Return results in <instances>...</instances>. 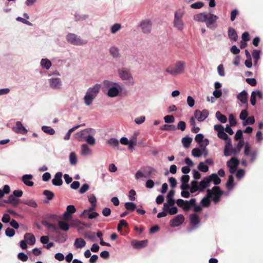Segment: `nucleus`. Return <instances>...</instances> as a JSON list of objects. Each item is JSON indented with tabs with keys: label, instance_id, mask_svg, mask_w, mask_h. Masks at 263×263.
I'll use <instances>...</instances> for the list:
<instances>
[{
	"label": "nucleus",
	"instance_id": "nucleus-1",
	"mask_svg": "<svg viewBox=\"0 0 263 263\" xmlns=\"http://www.w3.org/2000/svg\"><path fill=\"white\" fill-rule=\"evenodd\" d=\"M180 188L182 190H190L191 193H194L197 191L201 192L209 186L211 182H191L190 185L188 182H182Z\"/></svg>",
	"mask_w": 263,
	"mask_h": 263
},
{
	"label": "nucleus",
	"instance_id": "nucleus-2",
	"mask_svg": "<svg viewBox=\"0 0 263 263\" xmlns=\"http://www.w3.org/2000/svg\"><path fill=\"white\" fill-rule=\"evenodd\" d=\"M104 86L108 88L107 96L109 97H115L120 95L123 90V87L118 83L112 82L107 80L103 82Z\"/></svg>",
	"mask_w": 263,
	"mask_h": 263
},
{
	"label": "nucleus",
	"instance_id": "nucleus-3",
	"mask_svg": "<svg viewBox=\"0 0 263 263\" xmlns=\"http://www.w3.org/2000/svg\"><path fill=\"white\" fill-rule=\"evenodd\" d=\"M101 88L100 84H96L93 87H89L84 97V102L87 106L91 104L94 99L97 97Z\"/></svg>",
	"mask_w": 263,
	"mask_h": 263
},
{
	"label": "nucleus",
	"instance_id": "nucleus-4",
	"mask_svg": "<svg viewBox=\"0 0 263 263\" xmlns=\"http://www.w3.org/2000/svg\"><path fill=\"white\" fill-rule=\"evenodd\" d=\"M66 40L68 43L76 46L85 45L87 43V40H82L80 36L72 33H68L66 35Z\"/></svg>",
	"mask_w": 263,
	"mask_h": 263
},
{
	"label": "nucleus",
	"instance_id": "nucleus-5",
	"mask_svg": "<svg viewBox=\"0 0 263 263\" xmlns=\"http://www.w3.org/2000/svg\"><path fill=\"white\" fill-rule=\"evenodd\" d=\"M223 194V192L217 186L213 187L212 190L208 189L207 190V194L209 197L212 198L214 202L216 204L219 202L221 196Z\"/></svg>",
	"mask_w": 263,
	"mask_h": 263
},
{
	"label": "nucleus",
	"instance_id": "nucleus-6",
	"mask_svg": "<svg viewBox=\"0 0 263 263\" xmlns=\"http://www.w3.org/2000/svg\"><path fill=\"white\" fill-rule=\"evenodd\" d=\"M185 66V63L184 62L179 61L176 62L175 67L171 69L170 68H167L166 69V72L172 75H177L184 71Z\"/></svg>",
	"mask_w": 263,
	"mask_h": 263
},
{
	"label": "nucleus",
	"instance_id": "nucleus-7",
	"mask_svg": "<svg viewBox=\"0 0 263 263\" xmlns=\"http://www.w3.org/2000/svg\"><path fill=\"white\" fill-rule=\"evenodd\" d=\"M176 202L177 205L182 208L184 211H188L193 206L195 205L196 200L195 198H192L189 201L178 199Z\"/></svg>",
	"mask_w": 263,
	"mask_h": 263
},
{
	"label": "nucleus",
	"instance_id": "nucleus-8",
	"mask_svg": "<svg viewBox=\"0 0 263 263\" xmlns=\"http://www.w3.org/2000/svg\"><path fill=\"white\" fill-rule=\"evenodd\" d=\"M239 159L236 157H232L229 161L227 162V165L229 169V172L231 174H235L236 171V168L239 164Z\"/></svg>",
	"mask_w": 263,
	"mask_h": 263
},
{
	"label": "nucleus",
	"instance_id": "nucleus-9",
	"mask_svg": "<svg viewBox=\"0 0 263 263\" xmlns=\"http://www.w3.org/2000/svg\"><path fill=\"white\" fill-rule=\"evenodd\" d=\"M119 76L123 81L133 80V77L130 73L129 69L127 68L122 67L118 70Z\"/></svg>",
	"mask_w": 263,
	"mask_h": 263
},
{
	"label": "nucleus",
	"instance_id": "nucleus-10",
	"mask_svg": "<svg viewBox=\"0 0 263 263\" xmlns=\"http://www.w3.org/2000/svg\"><path fill=\"white\" fill-rule=\"evenodd\" d=\"M144 171L145 177L149 178V179H147L146 181H153L152 178L154 179L159 175V173L156 169L150 166L144 167Z\"/></svg>",
	"mask_w": 263,
	"mask_h": 263
},
{
	"label": "nucleus",
	"instance_id": "nucleus-11",
	"mask_svg": "<svg viewBox=\"0 0 263 263\" xmlns=\"http://www.w3.org/2000/svg\"><path fill=\"white\" fill-rule=\"evenodd\" d=\"M209 111L208 109H204L202 111L196 110L194 111V116L200 122L204 121L209 116Z\"/></svg>",
	"mask_w": 263,
	"mask_h": 263
},
{
	"label": "nucleus",
	"instance_id": "nucleus-12",
	"mask_svg": "<svg viewBox=\"0 0 263 263\" xmlns=\"http://www.w3.org/2000/svg\"><path fill=\"white\" fill-rule=\"evenodd\" d=\"M50 87L54 90H59L62 86L61 80L59 78H51L48 79Z\"/></svg>",
	"mask_w": 263,
	"mask_h": 263
},
{
	"label": "nucleus",
	"instance_id": "nucleus-13",
	"mask_svg": "<svg viewBox=\"0 0 263 263\" xmlns=\"http://www.w3.org/2000/svg\"><path fill=\"white\" fill-rule=\"evenodd\" d=\"M184 221V217L182 214H179L172 219L170 224L172 227H176L181 225Z\"/></svg>",
	"mask_w": 263,
	"mask_h": 263
},
{
	"label": "nucleus",
	"instance_id": "nucleus-14",
	"mask_svg": "<svg viewBox=\"0 0 263 263\" xmlns=\"http://www.w3.org/2000/svg\"><path fill=\"white\" fill-rule=\"evenodd\" d=\"M236 97L237 99L241 102V103L246 104V108L248 109L249 104L248 103V93L247 91L246 90H243L237 95Z\"/></svg>",
	"mask_w": 263,
	"mask_h": 263
},
{
	"label": "nucleus",
	"instance_id": "nucleus-15",
	"mask_svg": "<svg viewBox=\"0 0 263 263\" xmlns=\"http://www.w3.org/2000/svg\"><path fill=\"white\" fill-rule=\"evenodd\" d=\"M12 130L16 133L22 135L26 134L28 132L27 129L24 126L20 121H17L16 122V126L13 127Z\"/></svg>",
	"mask_w": 263,
	"mask_h": 263
},
{
	"label": "nucleus",
	"instance_id": "nucleus-16",
	"mask_svg": "<svg viewBox=\"0 0 263 263\" xmlns=\"http://www.w3.org/2000/svg\"><path fill=\"white\" fill-rule=\"evenodd\" d=\"M139 26L141 28L144 33H149L151 31V24L150 21L145 20L140 22Z\"/></svg>",
	"mask_w": 263,
	"mask_h": 263
},
{
	"label": "nucleus",
	"instance_id": "nucleus-17",
	"mask_svg": "<svg viewBox=\"0 0 263 263\" xmlns=\"http://www.w3.org/2000/svg\"><path fill=\"white\" fill-rule=\"evenodd\" d=\"M233 154V146L231 141H226L223 149V154L225 156L228 157Z\"/></svg>",
	"mask_w": 263,
	"mask_h": 263
},
{
	"label": "nucleus",
	"instance_id": "nucleus-18",
	"mask_svg": "<svg viewBox=\"0 0 263 263\" xmlns=\"http://www.w3.org/2000/svg\"><path fill=\"white\" fill-rule=\"evenodd\" d=\"M95 130L93 128H87L82 130L79 132H77L74 134V138L77 139H84L85 135L88 133H94Z\"/></svg>",
	"mask_w": 263,
	"mask_h": 263
},
{
	"label": "nucleus",
	"instance_id": "nucleus-19",
	"mask_svg": "<svg viewBox=\"0 0 263 263\" xmlns=\"http://www.w3.org/2000/svg\"><path fill=\"white\" fill-rule=\"evenodd\" d=\"M228 35L232 41L236 42L237 41L238 35L237 32L233 27H230L228 28Z\"/></svg>",
	"mask_w": 263,
	"mask_h": 263
},
{
	"label": "nucleus",
	"instance_id": "nucleus-20",
	"mask_svg": "<svg viewBox=\"0 0 263 263\" xmlns=\"http://www.w3.org/2000/svg\"><path fill=\"white\" fill-rule=\"evenodd\" d=\"M218 18V17L217 15L209 13L208 15V20L205 22L207 27H211V25L214 24Z\"/></svg>",
	"mask_w": 263,
	"mask_h": 263
},
{
	"label": "nucleus",
	"instance_id": "nucleus-21",
	"mask_svg": "<svg viewBox=\"0 0 263 263\" xmlns=\"http://www.w3.org/2000/svg\"><path fill=\"white\" fill-rule=\"evenodd\" d=\"M204 142L205 144H200L199 146L200 147L201 155H203V156L205 157L208 155V151L206 148V146L209 144V140L208 139L205 138Z\"/></svg>",
	"mask_w": 263,
	"mask_h": 263
},
{
	"label": "nucleus",
	"instance_id": "nucleus-22",
	"mask_svg": "<svg viewBox=\"0 0 263 263\" xmlns=\"http://www.w3.org/2000/svg\"><path fill=\"white\" fill-rule=\"evenodd\" d=\"M25 240L26 241L29 245L33 246L35 242V236L31 233H26L24 235Z\"/></svg>",
	"mask_w": 263,
	"mask_h": 263
},
{
	"label": "nucleus",
	"instance_id": "nucleus-23",
	"mask_svg": "<svg viewBox=\"0 0 263 263\" xmlns=\"http://www.w3.org/2000/svg\"><path fill=\"white\" fill-rule=\"evenodd\" d=\"M208 15L206 13L202 12L194 15V19L200 22H205L208 20Z\"/></svg>",
	"mask_w": 263,
	"mask_h": 263
},
{
	"label": "nucleus",
	"instance_id": "nucleus-24",
	"mask_svg": "<svg viewBox=\"0 0 263 263\" xmlns=\"http://www.w3.org/2000/svg\"><path fill=\"white\" fill-rule=\"evenodd\" d=\"M7 203H10L14 207L18 205L20 202H21L20 199L16 198L13 195H10L8 198V200L5 201Z\"/></svg>",
	"mask_w": 263,
	"mask_h": 263
},
{
	"label": "nucleus",
	"instance_id": "nucleus-25",
	"mask_svg": "<svg viewBox=\"0 0 263 263\" xmlns=\"http://www.w3.org/2000/svg\"><path fill=\"white\" fill-rule=\"evenodd\" d=\"M110 54L114 58H119L121 57V54L119 52V49L116 46H111L109 49Z\"/></svg>",
	"mask_w": 263,
	"mask_h": 263
},
{
	"label": "nucleus",
	"instance_id": "nucleus-26",
	"mask_svg": "<svg viewBox=\"0 0 263 263\" xmlns=\"http://www.w3.org/2000/svg\"><path fill=\"white\" fill-rule=\"evenodd\" d=\"M92 153L91 149L89 147L86 143H84L81 145V154L83 156H87Z\"/></svg>",
	"mask_w": 263,
	"mask_h": 263
},
{
	"label": "nucleus",
	"instance_id": "nucleus-27",
	"mask_svg": "<svg viewBox=\"0 0 263 263\" xmlns=\"http://www.w3.org/2000/svg\"><path fill=\"white\" fill-rule=\"evenodd\" d=\"M192 141L193 138L188 135L182 138L181 140L182 143L185 148H188L190 146Z\"/></svg>",
	"mask_w": 263,
	"mask_h": 263
},
{
	"label": "nucleus",
	"instance_id": "nucleus-28",
	"mask_svg": "<svg viewBox=\"0 0 263 263\" xmlns=\"http://www.w3.org/2000/svg\"><path fill=\"white\" fill-rule=\"evenodd\" d=\"M200 181H221L216 173H213L211 175L204 177Z\"/></svg>",
	"mask_w": 263,
	"mask_h": 263
},
{
	"label": "nucleus",
	"instance_id": "nucleus-29",
	"mask_svg": "<svg viewBox=\"0 0 263 263\" xmlns=\"http://www.w3.org/2000/svg\"><path fill=\"white\" fill-rule=\"evenodd\" d=\"M217 136L221 139L225 140V143L226 141H231V139L228 134L224 131V128L222 129L221 130L218 131L217 133Z\"/></svg>",
	"mask_w": 263,
	"mask_h": 263
},
{
	"label": "nucleus",
	"instance_id": "nucleus-30",
	"mask_svg": "<svg viewBox=\"0 0 263 263\" xmlns=\"http://www.w3.org/2000/svg\"><path fill=\"white\" fill-rule=\"evenodd\" d=\"M137 134L135 133L129 140V143L128 144V148L129 149H134L135 145H136L137 142Z\"/></svg>",
	"mask_w": 263,
	"mask_h": 263
},
{
	"label": "nucleus",
	"instance_id": "nucleus-31",
	"mask_svg": "<svg viewBox=\"0 0 263 263\" xmlns=\"http://www.w3.org/2000/svg\"><path fill=\"white\" fill-rule=\"evenodd\" d=\"M40 64L42 68L48 70L51 66L52 63L49 59L45 58L41 60Z\"/></svg>",
	"mask_w": 263,
	"mask_h": 263
},
{
	"label": "nucleus",
	"instance_id": "nucleus-32",
	"mask_svg": "<svg viewBox=\"0 0 263 263\" xmlns=\"http://www.w3.org/2000/svg\"><path fill=\"white\" fill-rule=\"evenodd\" d=\"M86 245V241L83 238H76L74 246L77 249H80L84 247Z\"/></svg>",
	"mask_w": 263,
	"mask_h": 263
},
{
	"label": "nucleus",
	"instance_id": "nucleus-33",
	"mask_svg": "<svg viewBox=\"0 0 263 263\" xmlns=\"http://www.w3.org/2000/svg\"><path fill=\"white\" fill-rule=\"evenodd\" d=\"M106 143L107 144L113 147H118L119 145V140L115 138H111L108 139Z\"/></svg>",
	"mask_w": 263,
	"mask_h": 263
},
{
	"label": "nucleus",
	"instance_id": "nucleus-34",
	"mask_svg": "<svg viewBox=\"0 0 263 263\" xmlns=\"http://www.w3.org/2000/svg\"><path fill=\"white\" fill-rule=\"evenodd\" d=\"M190 221L191 223L195 226L197 225L199 222V218L197 214H192L190 216Z\"/></svg>",
	"mask_w": 263,
	"mask_h": 263
},
{
	"label": "nucleus",
	"instance_id": "nucleus-35",
	"mask_svg": "<svg viewBox=\"0 0 263 263\" xmlns=\"http://www.w3.org/2000/svg\"><path fill=\"white\" fill-rule=\"evenodd\" d=\"M161 130L175 131L177 129L176 126L173 124H164L160 127Z\"/></svg>",
	"mask_w": 263,
	"mask_h": 263
},
{
	"label": "nucleus",
	"instance_id": "nucleus-36",
	"mask_svg": "<svg viewBox=\"0 0 263 263\" xmlns=\"http://www.w3.org/2000/svg\"><path fill=\"white\" fill-rule=\"evenodd\" d=\"M215 117L221 123H225L227 121V117L225 115L221 114L219 111L216 112Z\"/></svg>",
	"mask_w": 263,
	"mask_h": 263
},
{
	"label": "nucleus",
	"instance_id": "nucleus-37",
	"mask_svg": "<svg viewBox=\"0 0 263 263\" xmlns=\"http://www.w3.org/2000/svg\"><path fill=\"white\" fill-rule=\"evenodd\" d=\"M204 140V135L201 133L197 134L195 137V141L198 143L199 146H200V144H205Z\"/></svg>",
	"mask_w": 263,
	"mask_h": 263
},
{
	"label": "nucleus",
	"instance_id": "nucleus-38",
	"mask_svg": "<svg viewBox=\"0 0 263 263\" xmlns=\"http://www.w3.org/2000/svg\"><path fill=\"white\" fill-rule=\"evenodd\" d=\"M41 129L43 132L50 135H53L55 133L54 129L50 126L44 125L42 126Z\"/></svg>",
	"mask_w": 263,
	"mask_h": 263
},
{
	"label": "nucleus",
	"instance_id": "nucleus-39",
	"mask_svg": "<svg viewBox=\"0 0 263 263\" xmlns=\"http://www.w3.org/2000/svg\"><path fill=\"white\" fill-rule=\"evenodd\" d=\"M84 140L86 141L87 144L90 145H93L96 143V139L92 135H88L84 137Z\"/></svg>",
	"mask_w": 263,
	"mask_h": 263
},
{
	"label": "nucleus",
	"instance_id": "nucleus-40",
	"mask_svg": "<svg viewBox=\"0 0 263 263\" xmlns=\"http://www.w3.org/2000/svg\"><path fill=\"white\" fill-rule=\"evenodd\" d=\"M234 140L235 141L239 140V141L244 142L243 137V131L241 129H238L234 136Z\"/></svg>",
	"mask_w": 263,
	"mask_h": 263
},
{
	"label": "nucleus",
	"instance_id": "nucleus-41",
	"mask_svg": "<svg viewBox=\"0 0 263 263\" xmlns=\"http://www.w3.org/2000/svg\"><path fill=\"white\" fill-rule=\"evenodd\" d=\"M43 224L47 227L49 229L51 230L53 232L57 233L58 232V228L53 223H49L48 222H43Z\"/></svg>",
	"mask_w": 263,
	"mask_h": 263
},
{
	"label": "nucleus",
	"instance_id": "nucleus-42",
	"mask_svg": "<svg viewBox=\"0 0 263 263\" xmlns=\"http://www.w3.org/2000/svg\"><path fill=\"white\" fill-rule=\"evenodd\" d=\"M244 144H245V142H242V141H239L236 147L235 148H233V154L234 155H237L240 152V151H241V148H242Z\"/></svg>",
	"mask_w": 263,
	"mask_h": 263
},
{
	"label": "nucleus",
	"instance_id": "nucleus-43",
	"mask_svg": "<svg viewBox=\"0 0 263 263\" xmlns=\"http://www.w3.org/2000/svg\"><path fill=\"white\" fill-rule=\"evenodd\" d=\"M125 208L129 211L133 212L136 209V204L132 202H126L124 204Z\"/></svg>",
	"mask_w": 263,
	"mask_h": 263
},
{
	"label": "nucleus",
	"instance_id": "nucleus-44",
	"mask_svg": "<svg viewBox=\"0 0 263 263\" xmlns=\"http://www.w3.org/2000/svg\"><path fill=\"white\" fill-rule=\"evenodd\" d=\"M197 168L199 171L205 173L209 171V167L204 162H200L197 166Z\"/></svg>",
	"mask_w": 263,
	"mask_h": 263
},
{
	"label": "nucleus",
	"instance_id": "nucleus-45",
	"mask_svg": "<svg viewBox=\"0 0 263 263\" xmlns=\"http://www.w3.org/2000/svg\"><path fill=\"white\" fill-rule=\"evenodd\" d=\"M147 245V240H144L137 241L134 245V246L136 249H140L141 248L146 246Z\"/></svg>",
	"mask_w": 263,
	"mask_h": 263
},
{
	"label": "nucleus",
	"instance_id": "nucleus-46",
	"mask_svg": "<svg viewBox=\"0 0 263 263\" xmlns=\"http://www.w3.org/2000/svg\"><path fill=\"white\" fill-rule=\"evenodd\" d=\"M10 189L8 185H5L3 190L0 189V199L2 198L5 194H9Z\"/></svg>",
	"mask_w": 263,
	"mask_h": 263
},
{
	"label": "nucleus",
	"instance_id": "nucleus-47",
	"mask_svg": "<svg viewBox=\"0 0 263 263\" xmlns=\"http://www.w3.org/2000/svg\"><path fill=\"white\" fill-rule=\"evenodd\" d=\"M74 15L76 21L85 20L88 17V16L86 14H80L78 13H75Z\"/></svg>",
	"mask_w": 263,
	"mask_h": 263
},
{
	"label": "nucleus",
	"instance_id": "nucleus-48",
	"mask_svg": "<svg viewBox=\"0 0 263 263\" xmlns=\"http://www.w3.org/2000/svg\"><path fill=\"white\" fill-rule=\"evenodd\" d=\"M121 28V25L119 23H116L112 25L110 27V32L112 34L116 33Z\"/></svg>",
	"mask_w": 263,
	"mask_h": 263
},
{
	"label": "nucleus",
	"instance_id": "nucleus-49",
	"mask_svg": "<svg viewBox=\"0 0 263 263\" xmlns=\"http://www.w3.org/2000/svg\"><path fill=\"white\" fill-rule=\"evenodd\" d=\"M58 223L59 227L61 230L65 231H67L69 230V226L67 222L63 221H60Z\"/></svg>",
	"mask_w": 263,
	"mask_h": 263
},
{
	"label": "nucleus",
	"instance_id": "nucleus-50",
	"mask_svg": "<svg viewBox=\"0 0 263 263\" xmlns=\"http://www.w3.org/2000/svg\"><path fill=\"white\" fill-rule=\"evenodd\" d=\"M77 157L74 152H71L69 155V161L71 165H75L77 162Z\"/></svg>",
	"mask_w": 263,
	"mask_h": 263
},
{
	"label": "nucleus",
	"instance_id": "nucleus-51",
	"mask_svg": "<svg viewBox=\"0 0 263 263\" xmlns=\"http://www.w3.org/2000/svg\"><path fill=\"white\" fill-rule=\"evenodd\" d=\"M192 155L196 158H199L201 156L200 147H195L192 151Z\"/></svg>",
	"mask_w": 263,
	"mask_h": 263
},
{
	"label": "nucleus",
	"instance_id": "nucleus-52",
	"mask_svg": "<svg viewBox=\"0 0 263 263\" xmlns=\"http://www.w3.org/2000/svg\"><path fill=\"white\" fill-rule=\"evenodd\" d=\"M210 197H209L208 195L207 194L206 197H204L201 201V204L204 207H208L211 203V201L210 200Z\"/></svg>",
	"mask_w": 263,
	"mask_h": 263
},
{
	"label": "nucleus",
	"instance_id": "nucleus-53",
	"mask_svg": "<svg viewBox=\"0 0 263 263\" xmlns=\"http://www.w3.org/2000/svg\"><path fill=\"white\" fill-rule=\"evenodd\" d=\"M261 51L257 49H253L252 51V54L254 60H259L260 59Z\"/></svg>",
	"mask_w": 263,
	"mask_h": 263
},
{
	"label": "nucleus",
	"instance_id": "nucleus-54",
	"mask_svg": "<svg viewBox=\"0 0 263 263\" xmlns=\"http://www.w3.org/2000/svg\"><path fill=\"white\" fill-rule=\"evenodd\" d=\"M229 125L231 126H236L237 124L235 117L233 114H230L229 118Z\"/></svg>",
	"mask_w": 263,
	"mask_h": 263
},
{
	"label": "nucleus",
	"instance_id": "nucleus-55",
	"mask_svg": "<svg viewBox=\"0 0 263 263\" xmlns=\"http://www.w3.org/2000/svg\"><path fill=\"white\" fill-rule=\"evenodd\" d=\"M164 122L167 124L173 123L175 121V118L173 115H167L164 117Z\"/></svg>",
	"mask_w": 263,
	"mask_h": 263
},
{
	"label": "nucleus",
	"instance_id": "nucleus-56",
	"mask_svg": "<svg viewBox=\"0 0 263 263\" xmlns=\"http://www.w3.org/2000/svg\"><path fill=\"white\" fill-rule=\"evenodd\" d=\"M128 223L124 219H122L119 221V223L118 225L117 229L119 232H121L122 230V228L127 227Z\"/></svg>",
	"mask_w": 263,
	"mask_h": 263
},
{
	"label": "nucleus",
	"instance_id": "nucleus-57",
	"mask_svg": "<svg viewBox=\"0 0 263 263\" xmlns=\"http://www.w3.org/2000/svg\"><path fill=\"white\" fill-rule=\"evenodd\" d=\"M204 6V3L202 2L198 1L195 3L191 4V8L194 9H198L201 8Z\"/></svg>",
	"mask_w": 263,
	"mask_h": 263
},
{
	"label": "nucleus",
	"instance_id": "nucleus-58",
	"mask_svg": "<svg viewBox=\"0 0 263 263\" xmlns=\"http://www.w3.org/2000/svg\"><path fill=\"white\" fill-rule=\"evenodd\" d=\"M248 109L246 108L245 109L241 110L239 115V119L242 121H245V120H246V118L248 117Z\"/></svg>",
	"mask_w": 263,
	"mask_h": 263
},
{
	"label": "nucleus",
	"instance_id": "nucleus-59",
	"mask_svg": "<svg viewBox=\"0 0 263 263\" xmlns=\"http://www.w3.org/2000/svg\"><path fill=\"white\" fill-rule=\"evenodd\" d=\"M174 26L180 30L183 29V23L182 20L174 21Z\"/></svg>",
	"mask_w": 263,
	"mask_h": 263
},
{
	"label": "nucleus",
	"instance_id": "nucleus-60",
	"mask_svg": "<svg viewBox=\"0 0 263 263\" xmlns=\"http://www.w3.org/2000/svg\"><path fill=\"white\" fill-rule=\"evenodd\" d=\"M21 203L27 205L32 208H36L37 206V203L33 200H30L28 201H22Z\"/></svg>",
	"mask_w": 263,
	"mask_h": 263
},
{
	"label": "nucleus",
	"instance_id": "nucleus-61",
	"mask_svg": "<svg viewBox=\"0 0 263 263\" xmlns=\"http://www.w3.org/2000/svg\"><path fill=\"white\" fill-rule=\"evenodd\" d=\"M43 195L46 196V198L48 200L52 199L54 196L53 193L49 190L44 191Z\"/></svg>",
	"mask_w": 263,
	"mask_h": 263
},
{
	"label": "nucleus",
	"instance_id": "nucleus-62",
	"mask_svg": "<svg viewBox=\"0 0 263 263\" xmlns=\"http://www.w3.org/2000/svg\"><path fill=\"white\" fill-rule=\"evenodd\" d=\"M177 129H179L181 131H184L186 128V123L183 121H180L178 123L176 126Z\"/></svg>",
	"mask_w": 263,
	"mask_h": 263
},
{
	"label": "nucleus",
	"instance_id": "nucleus-63",
	"mask_svg": "<svg viewBox=\"0 0 263 263\" xmlns=\"http://www.w3.org/2000/svg\"><path fill=\"white\" fill-rule=\"evenodd\" d=\"M245 173V171L243 169H239L237 171H236V177L238 179L240 180L243 177Z\"/></svg>",
	"mask_w": 263,
	"mask_h": 263
},
{
	"label": "nucleus",
	"instance_id": "nucleus-64",
	"mask_svg": "<svg viewBox=\"0 0 263 263\" xmlns=\"http://www.w3.org/2000/svg\"><path fill=\"white\" fill-rule=\"evenodd\" d=\"M193 176L194 178L193 181H198L201 178V174L198 171L196 170H193Z\"/></svg>",
	"mask_w": 263,
	"mask_h": 263
}]
</instances>
